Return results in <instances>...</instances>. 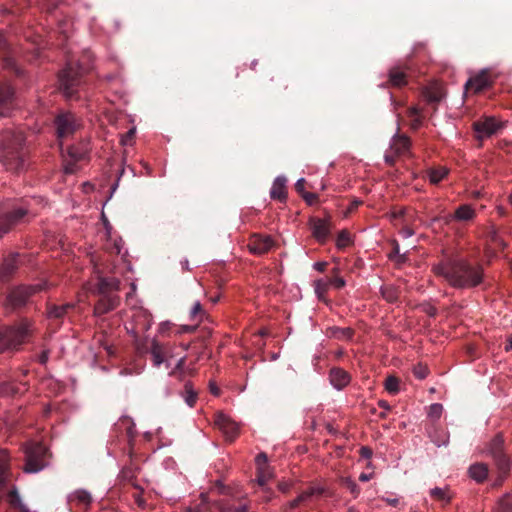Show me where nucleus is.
I'll return each instance as SVG.
<instances>
[{"label":"nucleus","mask_w":512,"mask_h":512,"mask_svg":"<svg viewBox=\"0 0 512 512\" xmlns=\"http://www.w3.org/2000/svg\"><path fill=\"white\" fill-rule=\"evenodd\" d=\"M433 272L456 289L476 287L482 283L484 277V269L480 263H472L462 257H447L433 266Z\"/></svg>","instance_id":"obj_1"},{"label":"nucleus","mask_w":512,"mask_h":512,"mask_svg":"<svg viewBox=\"0 0 512 512\" xmlns=\"http://www.w3.org/2000/svg\"><path fill=\"white\" fill-rule=\"evenodd\" d=\"M28 148L20 130L5 129L0 134V162L6 170L20 172L25 168Z\"/></svg>","instance_id":"obj_2"},{"label":"nucleus","mask_w":512,"mask_h":512,"mask_svg":"<svg viewBox=\"0 0 512 512\" xmlns=\"http://www.w3.org/2000/svg\"><path fill=\"white\" fill-rule=\"evenodd\" d=\"M97 282L92 292L99 296L94 305V315L101 316L116 309L120 304V297L116 292L120 289V281L115 277H104L102 272L96 270Z\"/></svg>","instance_id":"obj_3"},{"label":"nucleus","mask_w":512,"mask_h":512,"mask_svg":"<svg viewBox=\"0 0 512 512\" xmlns=\"http://www.w3.org/2000/svg\"><path fill=\"white\" fill-rule=\"evenodd\" d=\"M32 214L30 201L21 198L5 201L0 207V238Z\"/></svg>","instance_id":"obj_4"},{"label":"nucleus","mask_w":512,"mask_h":512,"mask_svg":"<svg viewBox=\"0 0 512 512\" xmlns=\"http://www.w3.org/2000/svg\"><path fill=\"white\" fill-rule=\"evenodd\" d=\"M488 455L493 459L494 465L497 469V477L493 483L494 487L501 486L504 480L508 477L512 460L505 453L504 439L501 433L493 437L487 446Z\"/></svg>","instance_id":"obj_5"},{"label":"nucleus","mask_w":512,"mask_h":512,"mask_svg":"<svg viewBox=\"0 0 512 512\" xmlns=\"http://www.w3.org/2000/svg\"><path fill=\"white\" fill-rule=\"evenodd\" d=\"M86 71L87 68L73 61H69L66 67L60 71L58 75L59 88L66 98H73L77 94Z\"/></svg>","instance_id":"obj_6"},{"label":"nucleus","mask_w":512,"mask_h":512,"mask_svg":"<svg viewBox=\"0 0 512 512\" xmlns=\"http://www.w3.org/2000/svg\"><path fill=\"white\" fill-rule=\"evenodd\" d=\"M32 333V322L22 319L18 326L7 327L0 331V353L8 349H16Z\"/></svg>","instance_id":"obj_7"},{"label":"nucleus","mask_w":512,"mask_h":512,"mask_svg":"<svg viewBox=\"0 0 512 512\" xmlns=\"http://www.w3.org/2000/svg\"><path fill=\"white\" fill-rule=\"evenodd\" d=\"M46 289V283L34 285H18L13 287L6 296L5 305L13 310L26 306L32 296Z\"/></svg>","instance_id":"obj_8"},{"label":"nucleus","mask_w":512,"mask_h":512,"mask_svg":"<svg viewBox=\"0 0 512 512\" xmlns=\"http://www.w3.org/2000/svg\"><path fill=\"white\" fill-rule=\"evenodd\" d=\"M57 139L62 153L63 141L74 135L81 127L80 119L69 111L60 112L54 119Z\"/></svg>","instance_id":"obj_9"},{"label":"nucleus","mask_w":512,"mask_h":512,"mask_svg":"<svg viewBox=\"0 0 512 512\" xmlns=\"http://www.w3.org/2000/svg\"><path fill=\"white\" fill-rule=\"evenodd\" d=\"M25 466L27 473H36L41 471L46 465L48 449L41 443H29L24 448Z\"/></svg>","instance_id":"obj_10"},{"label":"nucleus","mask_w":512,"mask_h":512,"mask_svg":"<svg viewBox=\"0 0 512 512\" xmlns=\"http://www.w3.org/2000/svg\"><path fill=\"white\" fill-rule=\"evenodd\" d=\"M215 426L223 433L226 440L232 442L239 435V427L236 422L232 421L223 413L215 414L214 418Z\"/></svg>","instance_id":"obj_11"},{"label":"nucleus","mask_w":512,"mask_h":512,"mask_svg":"<svg viewBox=\"0 0 512 512\" xmlns=\"http://www.w3.org/2000/svg\"><path fill=\"white\" fill-rule=\"evenodd\" d=\"M473 128L477 133L478 139L488 138L501 128L500 122L494 117H485L473 123Z\"/></svg>","instance_id":"obj_12"},{"label":"nucleus","mask_w":512,"mask_h":512,"mask_svg":"<svg viewBox=\"0 0 512 512\" xmlns=\"http://www.w3.org/2000/svg\"><path fill=\"white\" fill-rule=\"evenodd\" d=\"M274 246L273 239L268 235L253 234L248 240L247 247L255 255H263Z\"/></svg>","instance_id":"obj_13"},{"label":"nucleus","mask_w":512,"mask_h":512,"mask_svg":"<svg viewBox=\"0 0 512 512\" xmlns=\"http://www.w3.org/2000/svg\"><path fill=\"white\" fill-rule=\"evenodd\" d=\"M309 226L313 237L319 243H325L330 235L331 223L329 219L311 217L309 220Z\"/></svg>","instance_id":"obj_14"},{"label":"nucleus","mask_w":512,"mask_h":512,"mask_svg":"<svg viewBox=\"0 0 512 512\" xmlns=\"http://www.w3.org/2000/svg\"><path fill=\"white\" fill-rule=\"evenodd\" d=\"M327 490L322 486H311L304 490L297 498L289 503L290 509H295L299 505L311 502L322 496H327Z\"/></svg>","instance_id":"obj_15"},{"label":"nucleus","mask_w":512,"mask_h":512,"mask_svg":"<svg viewBox=\"0 0 512 512\" xmlns=\"http://www.w3.org/2000/svg\"><path fill=\"white\" fill-rule=\"evenodd\" d=\"M476 213L471 205L463 204L460 205L453 214H449L447 216L438 218L436 217L434 221L442 220L444 224L448 225L453 220L457 221H471L475 218Z\"/></svg>","instance_id":"obj_16"},{"label":"nucleus","mask_w":512,"mask_h":512,"mask_svg":"<svg viewBox=\"0 0 512 512\" xmlns=\"http://www.w3.org/2000/svg\"><path fill=\"white\" fill-rule=\"evenodd\" d=\"M407 67L406 66H394L389 69L388 80L383 83L382 87H395L401 88L407 84Z\"/></svg>","instance_id":"obj_17"},{"label":"nucleus","mask_w":512,"mask_h":512,"mask_svg":"<svg viewBox=\"0 0 512 512\" xmlns=\"http://www.w3.org/2000/svg\"><path fill=\"white\" fill-rule=\"evenodd\" d=\"M492 84L491 77L489 73L483 71L480 74L476 75L473 78H470L466 85V91H473L474 93H479L488 87H490Z\"/></svg>","instance_id":"obj_18"},{"label":"nucleus","mask_w":512,"mask_h":512,"mask_svg":"<svg viewBox=\"0 0 512 512\" xmlns=\"http://www.w3.org/2000/svg\"><path fill=\"white\" fill-rule=\"evenodd\" d=\"M168 350L169 347L167 345L161 344L155 339L151 341L149 352L154 366L159 367L165 361Z\"/></svg>","instance_id":"obj_19"},{"label":"nucleus","mask_w":512,"mask_h":512,"mask_svg":"<svg viewBox=\"0 0 512 512\" xmlns=\"http://www.w3.org/2000/svg\"><path fill=\"white\" fill-rule=\"evenodd\" d=\"M18 254H12L7 257L0 265V279L9 280L18 268Z\"/></svg>","instance_id":"obj_20"},{"label":"nucleus","mask_w":512,"mask_h":512,"mask_svg":"<svg viewBox=\"0 0 512 512\" xmlns=\"http://www.w3.org/2000/svg\"><path fill=\"white\" fill-rule=\"evenodd\" d=\"M14 99V90L7 83H0V107L3 110L0 111V117L5 116L9 106L12 104Z\"/></svg>","instance_id":"obj_21"},{"label":"nucleus","mask_w":512,"mask_h":512,"mask_svg":"<svg viewBox=\"0 0 512 512\" xmlns=\"http://www.w3.org/2000/svg\"><path fill=\"white\" fill-rule=\"evenodd\" d=\"M329 379L331 384L338 390L344 388L350 382L349 374L341 368H332L330 370Z\"/></svg>","instance_id":"obj_22"},{"label":"nucleus","mask_w":512,"mask_h":512,"mask_svg":"<svg viewBox=\"0 0 512 512\" xmlns=\"http://www.w3.org/2000/svg\"><path fill=\"white\" fill-rule=\"evenodd\" d=\"M68 501H75L80 508H82L84 511H88L93 499L88 491L84 489H78L69 495Z\"/></svg>","instance_id":"obj_23"},{"label":"nucleus","mask_w":512,"mask_h":512,"mask_svg":"<svg viewBox=\"0 0 512 512\" xmlns=\"http://www.w3.org/2000/svg\"><path fill=\"white\" fill-rule=\"evenodd\" d=\"M286 178L279 176L277 177L272 185L270 190V197L274 200H278L280 202H284L287 198V190H286Z\"/></svg>","instance_id":"obj_24"},{"label":"nucleus","mask_w":512,"mask_h":512,"mask_svg":"<svg viewBox=\"0 0 512 512\" xmlns=\"http://www.w3.org/2000/svg\"><path fill=\"white\" fill-rule=\"evenodd\" d=\"M75 305L66 303L64 305L49 304L47 306V316L50 319L62 320Z\"/></svg>","instance_id":"obj_25"},{"label":"nucleus","mask_w":512,"mask_h":512,"mask_svg":"<svg viewBox=\"0 0 512 512\" xmlns=\"http://www.w3.org/2000/svg\"><path fill=\"white\" fill-rule=\"evenodd\" d=\"M89 152L87 142H81L79 145H70L67 147V154L71 160L78 162L83 160Z\"/></svg>","instance_id":"obj_26"},{"label":"nucleus","mask_w":512,"mask_h":512,"mask_svg":"<svg viewBox=\"0 0 512 512\" xmlns=\"http://www.w3.org/2000/svg\"><path fill=\"white\" fill-rule=\"evenodd\" d=\"M0 49L2 50L3 63H4L5 68L11 69L15 72V74L17 76H21L22 70L17 67L15 60L13 59L12 56H10L9 51H8V44L2 38H0Z\"/></svg>","instance_id":"obj_27"},{"label":"nucleus","mask_w":512,"mask_h":512,"mask_svg":"<svg viewBox=\"0 0 512 512\" xmlns=\"http://www.w3.org/2000/svg\"><path fill=\"white\" fill-rule=\"evenodd\" d=\"M487 241L489 242V246L493 250H503L506 247V243L504 240L500 237L497 229L495 226H490L488 228L487 234H486Z\"/></svg>","instance_id":"obj_28"},{"label":"nucleus","mask_w":512,"mask_h":512,"mask_svg":"<svg viewBox=\"0 0 512 512\" xmlns=\"http://www.w3.org/2000/svg\"><path fill=\"white\" fill-rule=\"evenodd\" d=\"M138 467L131 463L126 465L120 472L119 478L127 483H130L135 489H138L139 486L135 483L137 476Z\"/></svg>","instance_id":"obj_29"},{"label":"nucleus","mask_w":512,"mask_h":512,"mask_svg":"<svg viewBox=\"0 0 512 512\" xmlns=\"http://www.w3.org/2000/svg\"><path fill=\"white\" fill-rule=\"evenodd\" d=\"M422 96L428 104H438L443 98V93L441 88L432 86L425 87L422 91Z\"/></svg>","instance_id":"obj_30"},{"label":"nucleus","mask_w":512,"mask_h":512,"mask_svg":"<svg viewBox=\"0 0 512 512\" xmlns=\"http://www.w3.org/2000/svg\"><path fill=\"white\" fill-rule=\"evenodd\" d=\"M488 473V465L484 463H476L471 465L469 468L470 477L477 482H483L487 478Z\"/></svg>","instance_id":"obj_31"},{"label":"nucleus","mask_w":512,"mask_h":512,"mask_svg":"<svg viewBox=\"0 0 512 512\" xmlns=\"http://www.w3.org/2000/svg\"><path fill=\"white\" fill-rule=\"evenodd\" d=\"M26 390L24 384H15L11 382L0 383V395L2 396H16L22 394Z\"/></svg>","instance_id":"obj_32"},{"label":"nucleus","mask_w":512,"mask_h":512,"mask_svg":"<svg viewBox=\"0 0 512 512\" xmlns=\"http://www.w3.org/2000/svg\"><path fill=\"white\" fill-rule=\"evenodd\" d=\"M410 147V139L403 135H398L394 137L393 142L391 144V150L394 151V154L401 155L408 151Z\"/></svg>","instance_id":"obj_33"},{"label":"nucleus","mask_w":512,"mask_h":512,"mask_svg":"<svg viewBox=\"0 0 512 512\" xmlns=\"http://www.w3.org/2000/svg\"><path fill=\"white\" fill-rule=\"evenodd\" d=\"M273 477L272 468L269 465H264L257 468V484L266 491L268 481Z\"/></svg>","instance_id":"obj_34"},{"label":"nucleus","mask_w":512,"mask_h":512,"mask_svg":"<svg viewBox=\"0 0 512 512\" xmlns=\"http://www.w3.org/2000/svg\"><path fill=\"white\" fill-rule=\"evenodd\" d=\"M448 172L445 167H431L426 173L430 183L436 185L448 175Z\"/></svg>","instance_id":"obj_35"},{"label":"nucleus","mask_w":512,"mask_h":512,"mask_svg":"<svg viewBox=\"0 0 512 512\" xmlns=\"http://www.w3.org/2000/svg\"><path fill=\"white\" fill-rule=\"evenodd\" d=\"M7 501L12 508L17 509L19 512H29V509L26 507V505L22 503L16 488H13L8 493Z\"/></svg>","instance_id":"obj_36"},{"label":"nucleus","mask_w":512,"mask_h":512,"mask_svg":"<svg viewBox=\"0 0 512 512\" xmlns=\"http://www.w3.org/2000/svg\"><path fill=\"white\" fill-rule=\"evenodd\" d=\"M407 116L410 119V127L413 130H417L422 125V115L421 110L416 107L412 106L409 107L407 110Z\"/></svg>","instance_id":"obj_37"},{"label":"nucleus","mask_w":512,"mask_h":512,"mask_svg":"<svg viewBox=\"0 0 512 512\" xmlns=\"http://www.w3.org/2000/svg\"><path fill=\"white\" fill-rule=\"evenodd\" d=\"M382 297L389 303H395L399 299V289L393 285H384L380 289Z\"/></svg>","instance_id":"obj_38"},{"label":"nucleus","mask_w":512,"mask_h":512,"mask_svg":"<svg viewBox=\"0 0 512 512\" xmlns=\"http://www.w3.org/2000/svg\"><path fill=\"white\" fill-rule=\"evenodd\" d=\"M182 397L184 398V401L189 407L195 406L198 399V393L194 390L190 382L185 383L184 391L182 392Z\"/></svg>","instance_id":"obj_39"},{"label":"nucleus","mask_w":512,"mask_h":512,"mask_svg":"<svg viewBox=\"0 0 512 512\" xmlns=\"http://www.w3.org/2000/svg\"><path fill=\"white\" fill-rule=\"evenodd\" d=\"M220 512H249L245 503L223 502L219 507Z\"/></svg>","instance_id":"obj_40"},{"label":"nucleus","mask_w":512,"mask_h":512,"mask_svg":"<svg viewBox=\"0 0 512 512\" xmlns=\"http://www.w3.org/2000/svg\"><path fill=\"white\" fill-rule=\"evenodd\" d=\"M339 482L341 487L347 489L353 495L354 498L358 497V495L360 494V487L357 485L355 481H353L349 477H341Z\"/></svg>","instance_id":"obj_41"},{"label":"nucleus","mask_w":512,"mask_h":512,"mask_svg":"<svg viewBox=\"0 0 512 512\" xmlns=\"http://www.w3.org/2000/svg\"><path fill=\"white\" fill-rule=\"evenodd\" d=\"M430 496L438 501L449 503L451 501V496L448 494L446 489H442L439 487H435L430 490Z\"/></svg>","instance_id":"obj_42"},{"label":"nucleus","mask_w":512,"mask_h":512,"mask_svg":"<svg viewBox=\"0 0 512 512\" xmlns=\"http://www.w3.org/2000/svg\"><path fill=\"white\" fill-rule=\"evenodd\" d=\"M494 512H512V496L509 494L503 496L499 500Z\"/></svg>","instance_id":"obj_43"},{"label":"nucleus","mask_w":512,"mask_h":512,"mask_svg":"<svg viewBox=\"0 0 512 512\" xmlns=\"http://www.w3.org/2000/svg\"><path fill=\"white\" fill-rule=\"evenodd\" d=\"M331 273H332L331 277L327 280L329 283V286L332 285L336 289L343 288L346 283H345V280L341 276H339V269L333 268Z\"/></svg>","instance_id":"obj_44"},{"label":"nucleus","mask_w":512,"mask_h":512,"mask_svg":"<svg viewBox=\"0 0 512 512\" xmlns=\"http://www.w3.org/2000/svg\"><path fill=\"white\" fill-rule=\"evenodd\" d=\"M400 380L395 376H388L385 380V389L392 395L399 392Z\"/></svg>","instance_id":"obj_45"},{"label":"nucleus","mask_w":512,"mask_h":512,"mask_svg":"<svg viewBox=\"0 0 512 512\" xmlns=\"http://www.w3.org/2000/svg\"><path fill=\"white\" fill-rule=\"evenodd\" d=\"M329 289V283L327 280L318 279L315 281V292L320 300H324L325 294Z\"/></svg>","instance_id":"obj_46"},{"label":"nucleus","mask_w":512,"mask_h":512,"mask_svg":"<svg viewBox=\"0 0 512 512\" xmlns=\"http://www.w3.org/2000/svg\"><path fill=\"white\" fill-rule=\"evenodd\" d=\"M205 316V311L200 302H196L190 311V319L192 321L200 322Z\"/></svg>","instance_id":"obj_47"},{"label":"nucleus","mask_w":512,"mask_h":512,"mask_svg":"<svg viewBox=\"0 0 512 512\" xmlns=\"http://www.w3.org/2000/svg\"><path fill=\"white\" fill-rule=\"evenodd\" d=\"M354 330L352 328H337L334 332V336L341 340H349L353 337Z\"/></svg>","instance_id":"obj_48"},{"label":"nucleus","mask_w":512,"mask_h":512,"mask_svg":"<svg viewBox=\"0 0 512 512\" xmlns=\"http://www.w3.org/2000/svg\"><path fill=\"white\" fill-rule=\"evenodd\" d=\"M443 412V406L439 403L430 405L428 410V416L433 420H438Z\"/></svg>","instance_id":"obj_49"},{"label":"nucleus","mask_w":512,"mask_h":512,"mask_svg":"<svg viewBox=\"0 0 512 512\" xmlns=\"http://www.w3.org/2000/svg\"><path fill=\"white\" fill-rule=\"evenodd\" d=\"M429 373V369L426 365H423L421 363L417 364L413 368V374L416 378L423 380L427 377Z\"/></svg>","instance_id":"obj_50"},{"label":"nucleus","mask_w":512,"mask_h":512,"mask_svg":"<svg viewBox=\"0 0 512 512\" xmlns=\"http://www.w3.org/2000/svg\"><path fill=\"white\" fill-rule=\"evenodd\" d=\"M349 243H350V235H349L348 231L342 230L337 236L336 245L339 248H344V247L348 246Z\"/></svg>","instance_id":"obj_51"},{"label":"nucleus","mask_w":512,"mask_h":512,"mask_svg":"<svg viewBox=\"0 0 512 512\" xmlns=\"http://www.w3.org/2000/svg\"><path fill=\"white\" fill-rule=\"evenodd\" d=\"M389 257L390 259H394L395 257H397L398 259L396 260L398 263H403L406 261V257L405 255H400V251H399V245L398 243H395L392 251L390 252L389 254Z\"/></svg>","instance_id":"obj_52"},{"label":"nucleus","mask_w":512,"mask_h":512,"mask_svg":"<svg viewBox=\"0 0 512 512\" xmlns=\"http://www.w3.org/2000/svg\"><path fill=\"white\" fill-rule=\"evenodd\" d=\"M302 198L305 200V202L308 205L316 204L318 202V199H319L318 195L316 193H310V192L303 193Z\"/></svg>","instance_id":"obj_53"},{"label":"nucleus","mask_w":512,"mask_h":512,"mask_svg":"<svg viewBox=\"0 0 512 512\" xmlns=\"http://www.w3.org/2000/svg\"><path fill=\"white\" fill-rule=\"evenodd\" d=\"M186 358L182 357L178 360L175 368L170 372L171 376H176L178 372L182 373L185 368Z\"/></svg>","instance_id":"obj_54"},{"label":"nucleus","mask_w":512,"mask_h":512,"mask_svg":"<svg viewBox=\"0 0 512 512\" xmlns=\"http://www.w3.org/2000/svg\"><path fill=\"white\" fill-rule=\"evenodd\" d=\"M267 461H268V457H267V454L262 452L260 454H258L256 456V465H257V468L261 467V466H264V465H268L267 464Z\"/></svg>","instance_id":"obj_55"},{"label":"nucleus","mask_w":512,"mask_h":512,"mask_svg":"<svg viewBox=\"0 0 512 512\" xmlns=\"http://www.w3.org/2000/svg\"><path fill=\"white\" fill-rule=\"evenodd\" d=\"M305 184H306V181L304 178H301L299 179L296 183H295V190L302 196L303 193H305Z\"/></svg>","instance_id":"obj_56"},{"label":"nucleus","mask_w":512,"mask_h":512,"mask_svg":"<svg viewBox=\"0 0 512 512\" xmlns=\"http://www.w3.org/2000/svg\"><path fill=\"white\" fill-rule=\"evenodd\" d=\"M359 452H360L361 457L364 459H370L373 454L371 448H369L367 446L361 447Z\"/></svg>","instance_id":"obj_57"},{"label":"nucleus","mask_w":512,"mask_h":512,"mask_svg":"<svg viewBox=\"0 0 512 512\" xmlns=\"http://www.w3.org/2000/svg\"><path fill=\"white\" fill-rule=\"evenodd\" d=\"M76 163L75 161L73 160H70L66 163L65 165V173L67 174H72L76 171Z\"/></svg>","instance_id":"obj_58"},{"label":"nucleus","mask_w":512,"mask_h":512,"mask_svg":"<svg viewBox=\"0 0 512 512\" xmlns=\"http://www.w3.org/2000/svg\"><path fill=\"white\" fill-rule=\"evenodd\" d=\"M137 490H139V492L134 494L135 502L138 504V506L142 507L145 505V500L141 496L143 489L139 487Z\"/></svg>","instance_id":"obj_59"},{"label":"nucleus","mask_w":512,"mask_h":512,"mask_svg":"<svg viewBox=\"0 0 512 512\" xmlns=\"http://www.w3.org/2000/svg\"><path fill=\"white\" fill-rule=\"evenodd\" d=\"M327 266H328L327 262H316L314 264V269L319 272H324L326 270Z\"/></svg>","instance_id":"obj_60"},{"label":"nucleus","mask_w":512,"mask_h":512,"mask_svg":"<svg viewBox=\"0 0 512 512\" xmlns=\"http://www.w3.org/2000/svg\"><path fill=\"white\" fill-rule=\"evenodd\" d=\"M385 501L387 504L394 506V507H397L400 504V501L398 498H386Z\"/></svg>","instance_id":"obj_61"},{"label":"nucleus","mask_w":512,"mask_h":512,"mask_svg":"<svg viewBox=\"0 0 512 512\" xmlns=\"http://www.w3.org/2000/svg\"><path fill=\"white\" fill-rule=\"evenodd\" d=\"M48 361V351H43L39 356V362L45 364Z\"/></svg>","instance_id":"obj_62"},{"label":"nucleus","mask_w":512,"mask_h":512,"mask_svg":"<svg viewBox=\"0 0 512 512\" xmlns=\"http://www.w3.org/2000/svg\"><path fill=\"white\" fill-rule=\"evenodd\" d=\"M396 156H397L396 154H395V155L386 154V155H385V161H386V163H388L389 165H393V164H394V162H395V157H396Z\"/></svg>","instance_id":"obj_63"},{"label":"nucleus","mask_w":512,"mask_h":512,"mask_svg":"<svg viewBox=\"0 0 512 512\" xmlns=\"http://www.w3.org/2000/svg\"><path fill=\"white\" fill-rule=\"evenodd\" d=\"M378 405H379V407L383 408L386 411H389L391 409L389 403L387 401H385V400H380L378 402Z\"/></svg>","instance_id":"obj_64"}]
</instances>
